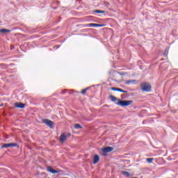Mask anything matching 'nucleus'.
Masks as SVG:
<instances>
[{"mask_svg":"<svg viewBox=\"0 0 178 178\" xmlns=\"http://www.w3.org/2000/svg\"><path fill=\"white\" fill-rule=\"evenodd\" d=\"M131 104H133V100H119L118 102L116 103V104L120 106H129V105H131Z\"/></svg>","mask_w":178,"mask_h":178,"instance_id":"nucleus-1","label":"nucleus"},{"mask_svg":"<svg viewBox=\"0 0 178 178\" xmlns=\"http://www.w3.org/2000/svg\"><path fill=\"white\" fill-rule=\"evenodd\" d=\"M141 89H142V91H145L146 92H149V91H151V85L148 83H143L141 85Z\"/></svg>","mask_w":178,"mask_h":178,"instance_id":"nucleus-2","label":"nucleus"},{"mask_svg":"<svg viewBox=\"0 0 178 178\" xmlns=\"http://www.w3.org/2000/svg\"><path fill=\"white\" fill-rule=\"evenodd\" d=\"M113 147H109V146L103 148V149H102V152H104V153L102 154L103 156H105L106 155V153H107V152H111V151H113Z\"/></svg>","mask_w":178,"mask_h":178,"instance_id":"nucleus-3","label":"nucleus"},{"mask_svg":"<svg viewBox=\"0 0 178 178\" xmlns=\"http://www.w3.org/2000/svg\"><path fill=\"white\" fill-rule=\"evenodd\" d=\"M43 123H44V124H47V126H48L51 129H52V126H54V122L48 119L43 120Z\"/></svg>","mask_w":178,"mask_h":178,"instance_id":"nucleus-4","label":"nucleus"},{"mask_svg":"<svg viewBox=\"0 0 178 178\" xmlns=\"http://www.w3.org/2000/svg\"><path fill=\"white\" fill-rule=\"evenodd\" d=\"M15 108H19L20 109H23L25 108L26 104L20 102H17L15 104Z\"/></svg>","mask_w":178,"mask_h":178,"instance_id":"nucleus-5","label":"nucleus"},{"mask_svg":"<svg viewBox=\"0 0 178 178\" xmlns=\"http://www.w3.org/2000/svg\"><path fill=\"white\" fill-rule=\"evenodd\" d=\"M10 147H17V144L16 143H8L4 144L2 145V148H9Z\"/></svg>","mask_w":178,"mask_h":178,"instance_id":"nucleus-6","label":"nucleus"},{"mask_svg":"<svg viewBox=\"0 0 178 178\" xmlns=\"http://www.w3.org/2000/svg\"><path fill=\"white\" fill-rule=\"evenodd\" d=\"M67 138V135L66 134H63L60 136V141H61V143H65V141H66Z\"/></svg>","mask_w":178,"mask_h":178,"instance_id":"nucleus-7","label":"nucleus"},{"mask_svg":"<svg viewBox=\"0 0 178 178\" xmlns=\"http://www.w3.org/2000/svg\"><path fill=\"white\" fill-rule=\"evenodd\" d=\"M47 170L50 173H53V174L59 173V170H54V168H52V167H47Z\"/></svg>","mask_w":178,"mask_h":178,"instance_id":"nucleus-8","label":"nucleus"},{"mask_svg":"<svg viewBox=\"0 0 178 178\" xmlns=\"http://www.w3.org/2000/svg\"><path fill=\"white\" fill-rule=\"evenodd\" d=\"M98 162H99V156L95 155V156L93 158V163H94V165L98 163Z\"/></svg>","mask_w":178,"mask_h":178,"instance_id":"nucleus-9","label":"nucleus"},{"mask_svg":"<svg viewBox=\"0 0 178 178\" xmlns=\"http://www.w3.org/2000/svg\"><path fill=\"white\" fill-rule=\"evenodd\" d=\"M111 90L113 91H119L120 92H126V90H123L122 88H119L113 87L111 88Z\"/></svg>","mask_w":178,"mask_h":178,"instance_id":"nucleus-10","label":"nucleus"},{"mask_svg":"<svg viewBox=\"0 0 178 178\" xmlns=\"http://www.w3.org/2000/svg\"><path fill=\"white\" fill-rule=\"evenodd\" d=\"M102 24L91 23L88 24V27H102Z\"/></svg>","mask_w":178,"mask_h":178,"instance_id":"nucleus-11","label":"nucleus"},{"mask_svg":"<svg viewBox=\"0 0 178 178\" xmlns=\"http://www.w3.org/2000/svg\"><path fill=\"white\" fill-rule=\"evenodd\" d=\"M131 83H136V80H128L125 82V84L129 86V84H131Z\"/></svg>","mask_w":178,"mask_h":178,"instance_id":"nucleus-12","label":"nucleus"},{"mask_svg":"<svg viewBox=\"0 0 178 178\" xmlns=\"http://www.w3.org/2000/svg\"><path fill=\"white\" fill-rule=\"evenodd\" d=\"M110 99L113 102H115V101L118 100V98H116V97L113 96V95H110Z\"/></svg>","mask_w":178,"mask_h":178,"instance_id":"nucleus-13","label":"nucleus"},{"mask_svg":"<svg viewBox=\"0 0 178 178\" xmlns=\"http://www.w3.org/2000/svg\"><path fill=\"white\" fill-rule=\"evenodd\" d=\"M122 173L124 175V176H126V177H130L129 172H126V171H122Z\"/></svg>","mask_w":178,"mask_h":178,"instance_id":"nucleus-14","label":"nucleus"},{"mask_svg":"<svg viewBox=\"0 0 178 178\" xmlns=\"http://www.w3.org/2000/svg\"><path fill=\"white\" fill-rule=\"evenodd\" d=\"M0 33H10V30L9 29H0Z\"/></svg>","mask_w":178,"mask_h":178,"instance_id":"nucleus-15","label":"nucleus"},{"mask_svg":"<svg viewBox=\"0 0 178 178\" xmlns=\"http://www.w3.org/2000/svg\"><path fill=\"white\" fill-rule=\"evenodd\" d=\"M94 13H105V11L101 10H95Z\"/></svg>","mask_w":178,"mask_h":178,"instance_id":"nucleus-16","label":"nucleus"},{"mask_svg":"<svg viewBox=\"0 0 178 178\" xmlns=\"http://www.w3.org/2000/svg\"><path fill=\"white\" fill-rule=\"evenodd\" d=\"M146 161L148 163H152V161H154V158H147Z\"/></svg>","mask_w":178,"mask_h":178,"instance_id":"nucleus-17","label":"nucleus"},{"mask_svg":"<svg viewBox=\"0 0 178 178\" xmlns=\"http://www.w3.org/2000/svg\"><path fill=\"white\" fill-rule=\"evenodd\" d=\"M74 127H75L76 129H83V127H81V125H80L79 124H76L74 125Z\"/></svg>","mask_w":178,"mask_h":178,"instance_id":"nucleus-18","label":"nucleus"},{"mask_svg":"<svg viewBox=\"0 0 178 178\" xmlns=\"http://www.w3.org/2000/svg\"><path fill=\"white\" fill-rule=\"evenodd\" d=\"M87 90H88V88L84 89V90H83L81 91V94H83V95L86 94V92H87Z\"/></svg>","mask_w":178,"mask_h":178,"instance_id":"nucleus-19","label":"nucleus"},{"mask_svg":"<svg viewBox=\"0 0 178 178\" xmlns=\"http://www.w3.org/2000/svg\"><path fill=\"white\" fill-rule=\"evenodd\" d=\"M66 92H69V94H70V91H69L67 90H64L62 91V94H66Z\"/></svg>","mask_w":178,"mask_h":178,"instance_id":"nucleus-20","label":"nucleus"},{"mask_svg":"<svg viewBox=\"0 0 178 178\" xmlns=\"http://www.w3.org/2000/svg\"><path fill=\"white\" fill-rule=\"evenodd\" d=\"M1 106H2V104H0V108H1Z\"/></svg>","mask_w":178,"mask_h":178,"instance_id":"nucleus-21","label":"nucleus"}]
</instances>
